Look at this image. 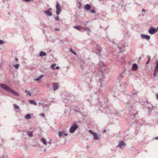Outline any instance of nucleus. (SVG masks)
<instances>
[{
  "mask_svg": "<svg viewBox=\"0 0 158 158\" xmlns=\"http://www.w3.org/2000/svg\"><path fill=\"white\" fill-rule=\"evenodd\" d=\"M0 87L8 92H10L11 89L9 86L3 83L0 84Z\"/></svg>",
  "mask_w": 158,
  "mask_h": 158,
  "instance_id": "f257e3e1",
  "label": "nucleus"
},
{
  "mask_svg": "<svg viewBox=\"0 0 158 158\" xmlns=\"http://www.w3.org/2000/svg\"><path fill=\"white\" fill-rule=\"evenodd\" d=\"M56 14L57 15H59L60 14V12L61 11V10L60 8V6L58 2L56 4Z\"/></svg>",
  "mask_w": 158,
  "mask_h": 158,
  "instance_id": "f03ea898",
  "label": "nucleus"
},
{
  "mask_svg": "<svg viewBox=\"0 0 158 158\" xmlns=\"http://www.w3.org/2000/svg\"><path fill=\"white\" fill-rule=\"evenodd\" d=\"M78 126L76 124H73L70 128L69 131L70 133H73L78 128Z\"/></svg>",
  "mask_w": 158,
  "mask_h": 158,
  "instance_id": "7ed1b4c3",
  "label": "nucleus"
},
{
  "mask_svg": "<svg viewBox=\"0 0 158 158\" xmlns=\"http://www.w3.org/2000/svg\"><path fill=\"white\" fill-rule=\"evenodd\" d=\"M157 31L158 30L157 28L156 29V28L152 27L149 29L148 32L151 34H153L156 33L157 32Z\"/></svg>",
  "mask_w": 158,
  "mask_h": 158,
  "instance_id": "20e7f679",
  "label": "nucleus"
},
{
  "mask_svg": "<svg viewBox=\"0 0 158 158\" xmlns=\"http://www.w3.org/2000/svg\"><path fill=\"white\" fill-rule=\"evenodd\" d=\"M129 110L130 111V113L131 116L132 117V118H134L135 117V115L136 114V111L134 110L133 107L131 108Z\"/></svg>",
  "mask_w": 158,
  "mask_h": 158,
  "instance_id": "39448f33",
  "label": "nucleus"
},
{
  "mask_svg": "<svg viewBox=\"0 0 158 158\" xmlns=\"http://www.w3.org/2000/svg\"><path fill=\"white\" fill-rule=\"evenodd\" d=\"M156 72H158V61L156 62V65L155 68V71L153 74V75L154 77H156Z\"/></svg>",
  "mask_w": 158,
  "mask_h": 158,
  "instance_id": "423d86ee",
  "label": "nucleus"
},
{
  "mask_svg": "<svg viewBox=\"0 0 158 158\" xmlns=\"http://www.w3.org/2000/svg\"><path fill=\"white\" fill-rule=\"evenodd\" d=\"M140 37L142 39H144L147 40H149L150 38L149 35L143 34H141Z\"/></svg>",
  "mask_w": 158,
  "mask_h": 158,
  "instance_id": "0eeeda50",
  "label": "nucleus"
},
{
  "mask_svg": "<svg viewBox=\"0 0 158 158\" xmlns=\"http://www.w3.org/2000/svg\"><path fill=\"white\" fill-rule=\"evenodd\" d=\"M125 146H126L125 143L123 141H120L117 146L120 148H122L123 147H125Z\"/></svg>",
  "mask_w": 158,
  "mask_h": 158,
  "instance_id": "6e6552de",
  "label": "nucleus"
},
{
  "mask_svg": "<svg viewBox=\"0 0 158 158\" xmlns=\"http://www.w3.org/2000/svg\"><path fill=\"white\" fill-rule=\"evenodd\" d=\"M102 50V48H101L99 45H97L96 52H95L98 55L101 52Z\"/></svg>",
  "mask_w": 158,
  "mask_h": 158,
  "instance_id": "1a4fd4ad",
  "label": "nucleus"
},
{
  "mask_svg": "<svg viewBox=\"0 0 158 158\" xmlns=\"http://www.w3.org/2000/svg\"><path fill=\"white\" fill-rule=\"evenodd\" d=\"M53 90L55 91L57 90L59 87V85L57 83H53Z\"/></svg>",
  "mask_w": 158,
  "mask_h": 158,
  "instance_id": "9d476101",
  "label": "nucleus"
},
{
  "mask_svg": "<svg viewBox=\"0 0 158 158\" xmlns=\"http://www.w3.org/2000/svg\"><path fill=\"white\" fill-rule=\"evenodd\" d=\"M137 69V65L136 64H133L132 66L131 70L133 71H136Z\"/></svg>",
  "mask_w": 158,
  "mask_h": 158,
  "instance_id": "9b49d317",
  "label": "nucleus"
},
{
  "mask_svg": "<svg viewBox=\"0 0 158 158\" xmlns=\"http://www.w3.org/2000/svg\"><path fill=\"white\" fill-rule=\"evenodd\" d=\"M100 73H101V74H102V77H103V79H102V78H100V80H99V82H100L101 83V87L102 86V81H103V80L104 79V71H102V70H100Z\"/></svg>",
  "mask_w": 158,
  "mask_h": 158,
  "instance_id": "f8f14e48",
  "label": "nucleus"
},
{
  "mask_svg": "<svg viewBox=\"0 0 158 158\" xmlns=\"http://www.w3.org/2000/svg\"><path fill=\"white\" fill-rule=\"evenodd\" d=\"M44 13L48 16H51L52 15V13L49 10L45 11Z\"/></svg>",
  "mask_w": 158,
  "mask_h": 158,
  "instance_id": "ddd939ff",
  "label": "nucleus"
},
{
  "mask_svg": "<svg viewBox=\"0 0 158 158\" xmlns=\"http://www.w3.org/2000/svg\"><path fill=\"white\" fill-rule=\"evenodd\" d=\"M10 92L12 94L16 96H18L19 95V94L18 92L15 91L12 89H11Z\"/></svg>",
  "mask_w": 158,
  "mask_h": 158,
  "instance_id": "4468645a",
  "label": "nucleus"
},
{
  "mask_svg": "<svg viewBox=\"0 0 158 158\" xmlns=\"http://www.w3.org/2000/svg\"><path fill=\"white\" fill-rule=\"evenodd\" d=\"M82 29L84 31H89L87 32V34L89 35V32L90 31V29L88 27H83Z\"/></svg>",
  "mask_w": 158,
  "mask_h": 158,
  "instance_id": "2eb2a0df",
  "label": "nucleus"
},
{
  "mask_svg": "<svg viewBox=\"0 0 158 158\" xmlns=\"http://www.w3.org/2000/svg\"><path fill=\"white\" fill-rule=\"evenodd\" d=\"M85 9L87 10H89L91 8V6L89 4H86L85 6Z\"/></svg>",
  "mask_w": 158,
  "mask_h": 158,
  "instance_id": "dca6fc26",
  "label": "nucleus"
},
{
  "mask_svg": "<svg viewBox=\"0 0 158 158\" xmlns=\"http://www.w3.org/2000/svg\"><path fill=\"white\" fill-rule=\"evenodd\" d=\"M82 27H80L78 26H73V28L78 31H80L82 29Z\"/></svg>",
  "mask_w": 158,
  "mask_h": 158,
  "instance_id": "f3484780",
  "label": "nucleus"
},
{
  "mask_svg": "<svg viewBox=\"0 0 158 158\" xmlns=\"http://www.w3.org/2000/svg\"><path fill=\"white\" fill-rule=\"evenodd\" d=\"M94 139L95 140H97L99 139V137L98 136V134L97 133L95 132L93 134Z\"/></svg>",
  "mask_w": 158,
  "mask_h": 158,
  "instance_id": "a211bd4d",
  "label": "nucleus"
},
{
  "mask_svg": "<svg viewBox=\"0 0 158 158\" xmlns=\"http://www.w3.org/2000/svg\"><path fill=\"white\" fill-rule=\"evenodd\" d=\"M46 52H43L41 51L39 54V56H46Z\"/></svg>",
  "mask_w": 158,
  "mask_h": 158,
  "instance_id": "6ab92c4d",
  "label": "nucleus"
},
{
  "mask_svg": "<svg viewBox=\"0 0 158 158\" xmlns=\"http://www.w3.org/2000/svg\"><path fill=\"white\" fill-rule=\"evenodd\" d=\"M29 102L31 104H33L35 105H37V103L32 100H29Z\"/></svg>",
  "mask_w": 158,
  "mask_h": 158,
  "instance_id": "aec40b11",
  "label": "nucleus"
},
{
  "mask_svg": "<svg viewBox=\"0 0 158 158\" xmlns=\"http://www.w3.org/2000/svg\"><path fill=\"white\" fill-rule=\"evenodd\" d=\"M27 133L29 137H32L33 136V132L31 131H27Z\"/></svg>",
  "mask_w": 158,
  "mask_h": 158,
  "instance_id": "412c9836",
  "label": "nucleus"
},
{
  "mask_svg": "<svg viewBox=\"0 0 158 158\" xmlns=\"http://www.w3.org/2000/svg\"><path fill=\"white\" fill-rule=\"evenodd\" d=\"M41 141H42V142H43L44 144L45 145H46L47 144V141L44 138H42L41 139Z\"/></svg>",
  "mask_w": 158,
  "mask_h": 158,
  "instance_id": "4be33fe9",
  "label": "nucleus"
},
{
  "mask_svg": "<svg viewBox=\"0 0 158 158\" xmlns=\"http://www.w3.org/2000/svg\"><path fill=\"white\" fill-rule=\"evenodd\" d=\"M44 76V75H41L39 77L37 78H36L34 79V80L35 81H38L41 79Z\"/></svg>",
  "mask_w": 158,
  "mask_h": 158,
  "instance_id": "5701e85b",
  "label": "nucleus"
},
{
  "mask_svg": "<svg viewBox=\"0 0 158 158\" xmlns=\"http://www.w3.org/2000/svg\"><path fill=\"white\" fill-rule=\"evenodd\" d=\"M31 115L29 114H27L25 116V118L26 119H29L31 118Z\"/></svg>",
  "mask_w": 158,
  "mask_h": 158,
  "instance_id": "b1692460",
  "label": "nucleus"
},
{
  "mask_svg": "<svg viewBox=\"0 0 158 158\" xmlns=\"http://www.w3.org/2000/svg\"><path fill=\"white\" fill-rule=\"evenodd\" d=\"M105 107V106H104V105H102V106H100L99 107V109L100 110L102 111H103L102 108L103 109H104Z\"/></svg>",
  "mask_w": 158,
  "mask_h": 158,
  "instance_id": "393cba45",
  "label": "nucleus"
},
{
  "mask_svg": "<svg viewBox=\"0 0 158 158\" xmlns=\"http://www.w3.org/2000/svg\"><path fill=\"white\" fill-rule=\"evenodd\" d=\"M70 51L72 52L73 54H74V55H77V53L73 51V50L72 49V48H70Z\"/></svg>",
  "mask_w": 158,
  "mask_h": 158,
  "instance_id": "a878e982",
  "label": "nucleus"
},
{
  "mask_svg": "<svg viewBox=\"0 0 158 158\" xmlns=\"http://www.w3.org/2000/svg\"><path fill=\"white\" fill-rule=\"evenodd\" d=\"M56 66V64H53L51 65V68L53 69L54 70L55 66Z\"/></svg>",
  "mask_w": 158,
  "mask_h": 158,
  "instance_id": "bb28decb",
  "label": "nucleus"
},
{
  "mask_svg": "<svg viewBox=\"0 0 158 158\" xmlns=\"http://www.w3.org/2000/svg\"><path fill=\"white\" fill-rule=\"evenodd\" d=\"M123 77V73H122L119 75L118 78L119 79H122Z\"/></svg>",
  "mask_w": 158,
  "mask_h": 158,
  "instance_id": "cd10ccee",
  "label": "nucleus"
},
{
  "mask_svg": "<svg viewBox=\"0 0 158 158\" xmlns=\"http://www.w3.org/2000/svg\"><path fill=\"white\" fill-rule=\"evenodd\" d=\"M14 66H15V69H18V68L19 67V64H17L15 65H14Z\"/></svg>",
  "mask_w": 158,
  "mask_h": 158,
  "instance_id": "c85d7f7f",
  "label": "nucleus"
},
{
  "mask_svg": "<svg viewBox=\"0 0 158 158\" xmlns=\"http://www.w3.org/2000/svg\"><path fill=\"white\" fill-rule=\"evenodd\" d=\"M14 108L15 109H19V106H18L16 104H14Z\"/></svg>",
  "mask_w": 158,
  "mask_h": 158,
  "instance_id": "c756f323",
  "label": "nucleus"
},
{
  "mask_svg": "<svg viewBox=\"0 0 158 158\" xmlns=\"http://www.w3.org/2000/svg\"><path fill=\"white\" fill-rule=\"evenodd\" d=\"M25 92L26 93H27V95H28L29 96L31 95V94L29 91H27V90H26L25 91Z\"/></svg>",
  "mask_w": 158,
  "mask_h": 158,
  "instance_id": "7c9ffc66",
  "label": "nucleus"
},
{
  "mask_svg": "<svg viewBox=\"0 0 158 158\" xmlns=\"http://www.w3.org/2000/svg\"><path fill=\"white\" fill-rule=\"evenodd\" d=\"M62 135V133L61 131H60L58 132V136L59 137H61Z\"/></svg>",
  "mask_w": 158,
  "mask_h": 158,
  "instance_id": "2f4dec72",
  "label": "nucleus"
},
{
  "mask_svg": "<svg viewBox=\"0 0 158 158\" xmlns=\"http://www.w3.org/2000/svg\"><path fill=\"white\" fill-rule=\"evenodd\" d=\"M4 43V42L2 40H0V45H2Z\"/></svg>",
  "mask_w": 158,
  "mask_h": 158,
  "instance_id": "473e14b6",
  "label": "nucleus"
},
{
  "mask_svg": "<svg viewBox=\"0 0 158 158\" xmlns=\"http://www.w3.org/2000/svg\"><path fill=\"white\" fill-rule=\"evenodd\" d=\"M91 12L92 13L94 14L96 13V11L94 9H92L91 10Z\"/></svg>",
  "mask_w": 158,
  "mask_h": 158,
  "instance_id": "72a5a7b5",
  "label": "nucleus"
},
{
  "mask_svg": "<svg viewBox=\"0 0 158 158\" xmlns=\"http://www.w3.org/2000/svg\"><path fill=\"white\" fill-rule=\"evenodd\" d=\"M99 64L101 66H102V65L104 66L103 63L102 61H101L99 63Z\"/></svg>",
  "mask_w": 158,
  "mask_h": 158,
  "instance_id": "f704fd0d",
  "label": "nucleus"
},
{
  "mask_svg": "<svg viewBox=\"0 0 158 158\" xmlns=\"http://www.w3.org/2000/svg\"><path fill=\"white\" fill-rule=\"evenodd\" d=\"M89 132L90 133H91V134H94V132L91 130H89Z\"/></svg>",
  "mask_w": 158,
  "mask_h": 158,
  "instance_id": "c9c22d12",
  "label": "nucleus"
},
{
  "mask_svg": "<svg viewBox=\"0 0 158 158\" xmlns=\"http://www.w3.org/2000/svg\"><path fill=\"white\" fill-rule=\"evenodd\" d=\"M54 30L55 31H60V29L59 28H56L54 29Z\"/></svg>",
  "mask_w": 158,
  "mask_h": 158,
  "instance_id": "e433bc0d",
  "label": "nucleus"
},
{
  "mask_svg": "<svg viewBox=\"0 0 158 158\" xmlns=\"http://www.w3.org/2000/svg\"><path fill=\"white\" fill-rule=\"evenodd\" d=\"M55 19H56V20L57 21H58L59 19V17L58 16H57L56 17Z\"/></svg>",
  "mask_w": 158,
  "mask_h": 158,
  "instance_id": "4c0bfd02",
  "label": "nucleus"
},
{
  "mask_svg": "<svg viewBox=\"0 0 158 158\" xmlns=\"http://www.w3.org/2000/svg\"><path fill=\"white\" fill-rule=\"evenodd\" d=\"M40 115H41L42 116H43L44 118L45 117V115L44 114V113H41L40 114Z\"/></svg>",
  "mask_w": 158,
  "mask_h": 158,
  "instance_id": "58836bf2",
  "label": "nucleus"
},
{
  "mask_svg": "<svg viewBox=\"0 0 158 158\" xmlns=\"http://www.w3.org/2000/svg\"><path fill=\"white\" fill-rule=\"evenodd\" d=\"M24 1H25L27 2H28L31 1V0H23Z\"/></svg>",
  "mask_w": 158,
  "mask_h": 158,
  "instance_id": "ea45409f",
  "label": "nucleus"
},
{
  "mask_svg": "<svg viewBox=\"0 0 158 158\" xmlns=\"http://www.w3.org/2000/svg\"><path fill=\"white\" fill-rule=\"evenodd\" d=\"M60 42L62 43H64V41L63 40H61L60 41Z\"/></svg>",
  "mask_w": 158,
  "mask_h": 158,
  "instance_id": "a19ab883",
  "label": "nucleus"
},
{
  "mask_svg": "<svg viewBox=\"0 0 158 158\" xmlns=\"http://www.w3.org/2000/svg\"><path fill=\"white\" fill-rule=\"evenodd\" d=\"M47 105L46 104H44L43 105V106L44 107H47Z\"/></svg>",
  "mask_w": 158,
  "mask_h": 158,
  "instance_id": "79ce46f5",
  "label": "nucleus"
},
{
  "mask_svg": "<svg viewBox=\"0 0 158 158\" xmlns=\"http://www.w3.org/2000/svg\"><path fill=\"white\" fill-rule=\"evenodd\" d=\"M59 67L58 66H57L56 68H55V69H59Z\"/></svg>",
  "mask_w": 158,
  "mask_h": 158,
  "instance_id": "37998d69",
  "label": "nucleus"
},
{
  "mask_svg": "<svg viewBox=\"0 0 158 158\" xmlns=\"http://www.w3.org/2000/svg\"><path fill=\"white\" fill-rule=\"evenodd\" d=\"M149 60H148V61L146 62V64H148V63H149Z\"/></svg>",
  "mask_w": 158,
  "mask_h": 158,
  "instance_id": "c03bdc74",
  "label": "nucleus"
},
{
  "mask_svg": "<svg viewBox=\"0 0 158 158\" xmlns=\"http://www.w3.org/2000/svg\"><path fill=\"white\" fill-rule=\"evenodd\" d=\"M156 98L157 100H158V94L156 95Z\"/></svg>",
  "mask_w": 158,
  "mask_h": 158,
  "instance_id": "a18cd8bd",
  "label": "nucleus"
},
{
  "mask_svg": "<svg viewBox=\"0 0 158 158\" xmlns=\"http://www.w3.org/2000/svg\"><path fill=\"white\" fill-rule=\"evenodd\" d=\"M64 134L65 136H67L68 135V134L67 133H64Z\"/></svg>",
  "mask_w": 158,
  "mask_h": 158,
  "instance_id": "49530a36",
  "label": "nucleus"
},
{
  "mask_svg": "<svg viewBox=\"0 0 158 158\" xmlns=\"http://www.w3.org/2000/svg\"><path fill=\"white\" fill-rule=\"evenodd\" d=\"M15 60L16 61H18V59L17 58H15Z\"/></svg>",
  "mask_w": 158,
  "mask_h": 158,
  "instance_id": "de8ad7c7",
  "label": "nucleus"
},
{
  "mask_svg": "<svg viewBox=\"0 0 158 158\" xmlns=\"http://www.w3.org/2000/svg\"><path fill=\"white\" fill-rule=\"evenodd\" d=\"M148 60H149V61L150 60V57L149 56H148Z\"/></svg>",
  "mask_w": 158,
  "mask_h": 158,
  "instance_id": "09e8293b",
  "label": "nucleus"
},
{
  "mask_svg": "<svg viewBox=\"0 0 158 158\" xmlns=\"http://www.w3.org/2000/svg\"><path fill=\"white\" fill-rule=\"evenodd\" d=\"M142 12H144L145 11V10L144 9H143L142 10Z\"/></svg>",
  "mask_w": 158,
  "mask_h": 158,
  "instance_id": "8fccbe9b",
  "label": "nucleus"
},
{
  "mask_svg": "<svg viewBox=\"0 0 158 158\" xmlns=\"http://www.w3.org/2000/svg\"><path fill=\"white\" fill-rule=\"evenodd\" d=\"M100 94V92H99H99H97V94Z\"/></svg>",
  "mask_w": 158,
  "mask_h": 158,
  "instance_id": "3c124183",
  "label": "nucleus"
},
{
  "mask_svg": "<svg viewBox=\"0 0 158 158\" xmlns=\"http://www.w3.org/2000/svg\"><path fill=\"white\" fill-rule=\"evenodd\" d=\"M141 59V57H140L139 58V60H140Z\"/></svg>",
  "mask_w": 158,
  "mask_h": 158,
  "instance_id": "603ef678",
  "label": "nucleus"
},
{
  "mask_svg": "<svg viewBox=\"0 0 158 158\" xmlns=\"http://www.w3.org/2000/svg\"><path fill=\"white\" fill-rule=\"evenodd\" d=\"M155 139H158V137H156L155 138Z\"/></svg>",
  "mask_w": 158,
  "mask_h": 158,
  "instance_id": "864d4df0",
  "label": "nucleus"
},
{
  "mask_svg": "<svg viewBox=\"0 0 158 158\" xmlns=\"http://www.w3.org/2000/svg\"><path fill=\"white\" fill-rule=\"evenodd\" d=\"M52 9L51 8H50L48 10H52Z\"/></svg>",
  "mask_w": 158,
  "mask_h": 158,
  "instance_id": "5fc2aeb1",
  "label": "nucleus"
},
{
  "mask_svg": "<svg viewBox=\"0 0 158 158\" xmlns=\"http://www.w3.org/2000/svg\"><path fill=\"white\" fill-rule=\"evenodd\" d=\"M106 131V130H103V132H105Z\"/></svg>",
  "mask_w": 158,
  "mask_h": 158,
  "instance_id": "6e6d98bb",
  "label": "nucleus"
},
{
  "mask_svg": "<svg viewBox=\"0 0 158 158\" xmlns=\"http://www.w3.org/2000/svg\"><path fill=\"white\" fill-rule=\"evenodd\" d=\"M118 48L119 49V50H121V47H118Z\"/></svg>",
  "mask_w": 158,
  "mask_h": 158,
  "instance_id": "4d7b16f0",
  "label": "nucleus"
},
{
  "mask_svg": "<svg viewBox=\"0 0 158 158\" xmlns=\"http://www.w3.org/2000/svg\"><path fill=\"white\" fill-rule=\"evenodd\" d=\"M141 56L144 57V55H141Z\"/></svg>",
  "mask_w": 158,
  "mask_h": 158,
  "instance_id": "13d9d810",
  "label": "nucleus"
},
{
  "mask_svg": "<svg viewBox=\"0 0 158 158\" xmlns=\"http://www.w3.org/2000/svg\"><path fill=\"white\" fill-rule=\"evenodd\" d=\"M111 41L113 43H114V41H113V40L112 41Z\"/></svg>",
  "mask_w": 158,
  "mask_h": 158,
  "instance_id": "bf43d9fd",
  "label": "nucleus"
},
{
  "mask_svg": "<svg viewBox=\"0 0 158 158\" xmlns=\"http://www.w3.org/2000/svg\"><path fill=\"white\" fill-rule=\"evenodd\" d=\"M66 99L64 100V102H65V101H66Z\"/></svg>",
  "mask_w": 158,
  "mask_h": 158,
  "instance_id": "052dcab7",
  "label": "nucleus"
},
{
  "mask_svg": "<svg viewBox=\"0 0 158 158\" xmlns=\"http://www.w3.org/2000/svg\"><path fill=\"white\" fill-rule=\"evenodd\" d=\"M88 23V21H87V22H86V24H87V23Z\"/></svg>",
  "mask_w": 158,
  "mask_h": 158,
  "instance_id": "680f3d73",
  "label": "nucleus"
},
{
  "mask_svg": "<svg viewBox=\"0 0 158 158\" xmlns=\"http://www.w3.org/2000/svg\"><path fill=\"white\" fill-rule=\"evenodd\" d=\"M157 30L158 31V27L157 28Z\"/></svg>",
  "mask_w": 158,
  "mask_h": 158,
  "instance_id": "e2e57ef3",
  "label": "nucleus"
},
{
  "mask_svg": "<svg viewBox=\"0 0 158 158\" xmlns=\"http://www.w3.org/2000/svg\"><path fill=\"white\" fill-rule=\"evenodd\" d=\"M0 158H1V157H0Z\"/></svg>",
  "mask_w": 158,
  "mask_h": 158,
  "instance_id": "0e129e2a",
  "label": "nucleus"
}]
</instances>
